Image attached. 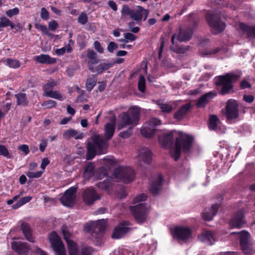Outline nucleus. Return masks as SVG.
I'll return each instance as SVG.
<instances>
[{
	"mask_svg": "<svg viewBox=\"0 0 255 255\" xmlns=\"http://www.w3.org/2000/svg\"><path fill=\"white\" fill-rule=\"evenodd\" d=\"M115 123H108L105 126L104 139L103 136L93 133L91 136V141L87 144V159L93 158L96 154H103L107 153L108 143L107 140L110 139L115 132Z\"/></svg>",
	"mask_w": 255,
	"mask_h": 255,
	"instance_id": "obj_1",
	"label": "nucleus"
},
{
	"mask_svg": "<svg viewBox=\"0 0 255 255\" xmlns=\"http://www.w3.org/2000/svg\"><path fill=\"white\" fill-rule=\"evenodd\" d=\"M147 197V195L143 193L137 196L133 199L132 203L138 204L129 207L135 221L140 224L146 222L148 216V207L145 203L139 202L145 201Z\"/></svg>",
	"mask_w": 255,
	"mask_h": 255,
	"instance_id": "obj_2",
	"label": "nucleus"
},
{
	"mask_svg": "<svg viewBox=\"0 0 255 255\" xmlns=\"http://www.w3.org/2000/svg\"><path fill=\"white\" fill-rule=\"evenodd\" d=\"M192 141L193 138L191 136L182 132H179L175 146L170 150L172 158L175 161L178 160L180 156L181 149L185 153L188 152L191 148Z\"/></svg>",
	"mask_w": 255,
	"mask_h": 255,
	"instance_id": "obj_3",
	"label": "nucleus"
},
{
	"mask_svg": "<svg viewBox=\"0 0 255 255\" xmlns=\"http://www.w3.org/2000/svg\"><path fill=\"white\" fill-rule=\"evenodd\" d=\"M241 75V73L238 72L237 74L231 73L216 77L215 83L217 86L221 87V94L225 95L229 93L233 88L232 83L237 80Z\"/></svg>",
	"mask_w": 255,
	"mask_h": 255,
	"instance_id": "obj_4",
	"label": "nucleus"
},
{
	"mask_svg": "<svg viewBox=\"0 0 255 255\" xmlns=\"http://www.w3.org/2000/svg\"><path fill=\"white\" fill-rule=\"evenodd\" d=\"M140 113V108L137 106L129 108L128 112H124L121 115V123L119 128L127 126L134 127L138 124Z\"/></svg>",
	"mask_w": 255,
	"mask_h": 255,
	"instance_id": "obj_5",
	"label": "nucleus"
},
{
	"mask_svg": "<svg viewBox=\"0 0 255 255\" xmlns=\"http://www.w3.org/2000/svg\"><path fill=\"white\" fill-rule=\"evenodd\" d=\"M113 178L116 181L128 183L133 180L134 172L130 167L121 166L115 169Z\"/></svg>",
	"mask_w": 255,
	"mask_h": 255,
	"instance_id": "obj_6",
	"label": "nucleus"
},
{
	"mask_svg": "<svg viewBox=\"0 0 255 255\" xmlns=\"http://www.w3.org/2000/svg\"><path fill=\"white\" fill-rule=\"evenodd\" d=\"M232 234H237L240 236V244L243 253L246 255H251L255 253L253 248V243L250 240V234L245 231L241 232H233Z\"/></svg>",
	"mask_w": 255,
	"mask_h": 255,
	"instance_id": "obj_7",
	"label": "nucleus"
},
{
	"mask_svg": "<svg viewBox=\"0 0 255 255\" xmlns=\"http://www.w3.org/2000/svg\"><path fill=\"white\" fill-rule=\"evenodd\" d=\"M206 20L214 34L223 31L225 28V23L220 20V16L217 12H208Z\"/></svg>",
	"mask_w": 255,
	"mask_h": 255,
	"instance_id": "obj_8",
	"label": "nucleus"
},
{
	"mask_svg": "<svg viewBox=\"0 0 255 255\" xmlns=\"http://www.w3.org/2000/svg\"><path fill=\"white\" fill-rule=\"evenodd\" d=\"M160 124L161 121L159 119L151 118L143 125L140 130L141 134L147 138L152 137L155 133L156 127Z\"/></svg>",
	"mask_w": 255,
	"mask_h": 255,
	"instance_id": "obj_9",
	"label": "nucleus"
},
{
	"mask_svg": "<svg viewBox=\"0 0 255 255\" xmlns=\"http://www.w3.org/2000/svg\"><path fill=\"white\" fill-rule=\"evenodd\" d=\"M172 234L179 242H186L191 238L192 231L188 227H177L173 230Z\"/></svg>",
	"mask_w": 255,
	"mask_h": 255,
	"instance_id": "obj_10",
	"label": "nucleus"
},
{
	"mask_svg": "<svg viewBox=\"0 0 255 255\" xmlns=\"http://www.w3.org/2000/svg\"><path fill=\"white\" fill-rule=\"evenodd\" d=\"M49 239L53 249L57 255H66L62 241L55 232H52L49 235Z\"/></svg>",
	"mask_w": 255,
	"mask_h": 255,
	"instance_id": "obj_11",
	"label": "nucleus"
},
{
	"mask_svg": "<svg viewBox=\"0 0 255 255\" xmlns=\"http://www.w3.org/2000/svg\"><path fill=\"white\" fill-rule=\"evenodd\" d=\"M106 221L104 219L97 221L91 225H86V229L90 231L94 228V231L92 233V236L96 239H100L102 237L106 229Z\"/></svg>",
	"mask_w": 255,
	"mask_h": 255,
	"instance_id": "obj_12",
	"label": "nucleus"
},
{
	"mask_svg": "<svg viewBox=\"0 0 255 255\" xmlns=\"http://www.w3.org/2000/svg\"><path fill=\"white\" fill-rule=\"evenodd\" d=\"M57 83L55 81L49 82L43 86V90L44 95L46 97L62 101L65 98L57 91H53V88L56 86Z\"/></svg>",
	"mask_w": 255,
	"mask_h": 255,
	"instance_id": "obj_13",
	"label": "nucleus"
},
{
	"mask_svg": "<svg viewBox=\"0 0 255 255\" xmlns=\"http://www.w3.org/2000/svg\"><path fill=\"white\" fill-rule=\"evenodd\" d=\"M226 116L228 120L236 119L239 116L238 104L236 101L229 100L226 107Z\"/></svg>",
	"mask_w": 255,
	"mask_h": 255,
	"instance_id": "obj_14",
	"label": "nucleus"
},
{
	"mask_svg": "<svg viewBox=\"0 0 255 255\" xmlns=\"http://www.w3.org/2000/svg\"><path fill=\"white\" fill-rule=\"evenodd\" d=\"M76 189L74 187L67 190L60 198L61 203L65 206L71 207L75 202Z\"/></svg>",
	"mask_w": 255,
	"mask_h": 255,
	"instance_id": "obj_15",
	"label": "nucleus"
},
{
	"mask_svg": "<svg viewBox=\"0 0 255 255\" xmlns=\"http://www.w3.org/2000/svg\"><path fill=\"white\" fill-rule=\"evenodd\" d=\"M62 233L64 238L65 240L68 249V252L70 255H79V251L78 248V245L73 242L70 239V234L66 230L65 227L62 228Z\"/></svg>",
	"mask_w": 255,
	"mask_h": 255,
	"instance_id": "obj_16",
	"label": "nucleus"
},
{
	"mask_svg": "<svg viewBox=\"0 0 255 255\" xmlns=\"http://www.w3.org/2000/svg\"><path fill=\"white\" fill-rule=\"evenodd\" d=\"M244 212L243 210H239L233 217L230 221V226L231 228H241L245 224Z\"/></svg>",
	"mask_w": 255,
	"mask_h": 255,
	"instance_id": "obj_17",
	"label": "nucleus"
},
{
	"mask_svg": "<svg viewBox=\"0 0 255 255\" xmlns=\"http://www.w3.org/2000/svg\"><path fill=\"white\" fill-rule=\"evenodd\" d=\"M83 198L86 204L91 205L95 201L100 199V196L92 188H88L84 191Z\"/></svg>",
	"mask_w": 255,
	"mask_h": 255,
	"instance_id": "obj_18",
	"label": "nucleus"
},
{
	"mask_svg": "<svg viewBox=\"0 0 255 255\" xmlns=\"http://www.w3.org/2000/svg\"><path fill=\"white\" fill-rule=\"evenodd\" d=\"M130 223L128 221H124L122 223L119 224L115 228L112 237L114 239H120L122 238L125 234L128 233L130 228L128 227Z\"/></svg>",
	"mask_w": 255,
	"mask_h": 255,
	"instance_id": "obj_19",
	"label": "nucleus"
},
{
	"mask_svg": "<svg viewBox=\"0 0 255 255\" xmlns=\"http://www.w3.org/2000/svg\"><path fill=\"white\" fill-rule=\"evenodd\" d=\"M88 64L89 69L92 72L96 73L97 74L102 73L113 66V63H101L96 66H94V62L91 61H88Z\"/></svg>",
	"mask_w": 255,
	"mask_h": 255,
	"instance_id": "obj_20",
	"label": "nucleus"
},
{
	"mask_svg": "<svg viewBox=\"0 0 255 255\" xmlns=\"http://www.w3.org/2000/svg\"><path fill=\"white\" fill-rule=\"evenodd\" d=\"M11 247L20 255H27L30 250V247L27 243L21 242H13Z\"/></svg>",
	"mask_w": 255,
	"mask_h": 255,
	"instance_id": "obj_21",
	"label": "nucleus"
},
{
	"mask_svg": "<svg viewBox=\"0 0 255 255\" xmlns=\"http://www.w3.org/2000/svg\"><path fill=\"white\" fill-rule=\"evenodd\" d=\"M174 132L164 133L159 136V141L161 145L164 148L169 147L173 142Z\"/></svg>",
	"mask_w": 255,
	"mask_h": 255,
	"instance_id": "obj_22",
	"label": "nucleus"
},
{
	"mask_svg": "<svg viewBox=\"0 0 255 255\" xmlns=\"http://www.w3.org/2000/svg\"><path fill=\"white\" fill-rule=\"evenodd\" d=\"M162 177L160 174L155 176L149 185V190L154 194L158 193L161 189Z\"/></svg>",
	"mask_w": 255,
	"mask_h": 255,
	"instance_id": "obj_23",
	"label": "nucleus"
},
{
	"mask_svg": "<svg viewBox=\"0 0 255 255\" xmlns=\"http://www.w3.org/2000/svg\"><path fill=\"white\" fill-rule=\"evenodd\" d=\"M193 33V27H186L180 29L177 38L180 41L189 40L192 36Z\"/></svg>",
	"mask_w": 255,
	"mask_h": 255,
	"instance_id": "obj_24",
	"label": "nucleus"
},
{
	"mask_svg": "<svg viewBox=\"0 0 255 255\" xmlns=\"http://www.w3.org/2000/svg\"><path fill=\"white\" fill-rule=\"evenodd\" d=\"M216 96V93L214 92H210L204 94L197 101L196 105L198 108H204Z\"/></svg>",
	"mask_w": 255,
	"mask_h": 255,
	"instance_id": "obj_25",
	"label": "nucleus"
},
{
	"mask_svg": "<svg viewBox=\"0 0 255 255\" xmlns=\"http://www.w3.org/2000/svg\"><path fill=\"white\" fill-rule=\"evenodd\" d=\"M219 208V204H215L212 205L211 208L205 209L202 213L203 218L206 221L212 220L216 214Z\"/></svg>",
	"mask_w": 255,
	"mask_h": 255,
	"instance_id": "obj_26",
	"label": "nucleus"
},
{
	"mask_svg": "<svg viewBox=\"0 0 255 255\" xmlns=\"http://www.w3.org/2000/svg\"><path fill=\"white\" fill-rule=\"evenodd\" d=\"M138 159L140 161L146 164H149L151 161V152L146 148H143L139 150Z\"/></svg>",
	"mask_w": 255,
	"mask_h": 255,
	"instance_id": "obj_27",
	"label": "nucleus"
},
{
	"mask_svg": "<svg viewBox=\"0 0 255 255\" xmlns=\"http://www.w3.org/2000/svg\"><path fill=\"white\" fill-rule=\"evenodd\" d=\"M156 247V242L150 240L146 245H142L141 248L143 254H145V255H151Z\"/></svg>",
	"mask_w": 255,
	"mask_h": 255,
	"instance_id": "obj_28",
	"label": "nucleus"
},
{
	"mask_svg": "<svg viewBox=\"0 0 255 255\" xmlns=\"http://www.w3.org/2000/svg\"><path fill=\"white\" fill-rule=\"evenodd\" d=\"M190 108L191 104L190 103H187L184 105H182L177 111V112L174 113V119L177 120H181L185 117Z\"/></svg>",
	"mask_w": 255,
	"mask_h": 255,
	"instance_id": "obj_29",
	"label": "nucleus"
},
{
	"mask_svg": "<svg viewBox=\"0 0 255 255\" xmlns=\"http://www.w3.org/2000/svg\"><path fill=\"white\" fill-rule=\"evenodd\" d=\"M35 60L39 63L45 64H52L56 62L55 58L51 57L48 55L43 54L36 56Z\"/></svg>",
	"mask_w": 255,
	"mask_h": 255,
	"instance_id": "obj_30",
	"label": "nucleus"
},
{
	"mask_svg": "<svg viewBox=\"0 0 255 255\" xmlns=\"http://www.w3.org/2000/svg\"><path fill=\"white\" fill-rule=\"evenodd\" d=\"M21 229L25 239L30 242L33 243L32 232L30 226L27 223H23L21 225Z\"/></svg>",
	"mask_w": 255,
	"mask_h": 255,
	"instance_id": "obj_31",
	"label": "nucleus"
},
{
	"mask_svg": "<svg viewBox=\"0 0 255 255\" xmlns=\"http://www.w3.org/2000/svg\"><path fill=\"white\" fill-rule=\"evenodd\" d=\"M63 137L65 139H69L71 137H74L76 139H82L84 137V134L82 132L73 129H68L63 133Z\"/></svg>",
	"mask_w": 255,
	"mask_h": 255,
	"instance_id": "obj_32",
	"label": "nucleus"
},
{
	"mask_svg": "<svg viewBox=\"0 0 255 255\" xmlns=\"http://www.w3.org/2000/svg\"><path fill=\"white\" fill-rule=\"evenodd\" d=\"M199 239L208 245H212L214 241V236L211 231H205L199 237Z\"/></svg>",
	"mask_w": 255,
	"mask_h": 255,
	"instance_id": "obj_33",
	"label": "nucleus"
},
{
	"mask_svg": "<svg viewBox=\"0 0 255 255\" xmlns=\"http://www.w3.org/2000/svg\"><path fill=\"white\" fill-rule=\"evenodd\" d=\"M239 27L244 32H246L247 33V36L249 38H255V26L250 27L243 23H240Z\"/></svg>",
	"mask_w": 255,
	"mask_h": 255,
	"instance_id": "obj_34",
	"label": "nucleus"
},
{
	"mask_svg": "<svg viewBox=\"0 0 255 255\" xmlns=\"http://www.w3.org/2000/svg\"><path fill=\"white\" fill-rule=\"evenodd\" d=\"M17 105L20 106L26 107L28 104V100L25 93H18L15 95Z\"/></svg>",
	"mask_w": 255,
	"mask_h": 255,
	"instance_id": "obj_35",
	"label": "nucleus"
},
{
	"mask_svg": "<svg viewBox=\"0 0 255 255\" xmlns=\"http://www.w3.org/2000/svg\"><path fill=\"white\" fill-rule=\"evenodd\" d=\"M94 164L92 163H90L88 164L85 169L83 174V177L85 179L89 180L94 174Z\"/></svg>",
	"mask_w": 255,
	"mask_h": 255,
	"instance_id": "obj_36",
	"label": "nucleus"
},
{
	"mask_svg": "<svg viewBox=\"0 0 255 255\" xmlns=\"http://www.w3.org/2000/svg\"><path fill=\"white\" fill-rule=\"evenodd\" d=\"M219 124L220 122L216 116L212 115L210 116L209 123V128L210 129L218 130Z\"/></svg>",
	"mask_w": 255,
	"mask_h": 255,
	"instance_id": "obj_37",
	"label": "nucleus"
},
{
	"mask_svg": "<svg viewBox=\"0 0 255 255\" xmlns=\"http://www.w3.org/2000/svg\"><path fill=\"white\" fill-rule=\"evenodd\" d=\"M141 8H142V7L138 6L137 9H132L130 15L131 19L136 21L137 23H138V22H140L142 19V10L140 9Z\"/></svg>",
	"mask_w": 255,
	"mask_h": 255,
	"instance_id": "obj_38",
	"label": "nucleus"
},
{
	"mask_svg": "<svg viewBox=\"0 0 255 255\" xmlns=\"http://www.w3.org/2000/svg\"><path fill=\"white\" fill-rule=\"evenodd\" d=\"M4 64L11 68H17L20 66V62L15 59L7 58L3 61Z\"/></svg>",
	"mask_w": 255,
	"mask_h": 255,
	"instance_id": "obj_39",
	"label": "nucleus"
},
{
	"mask_svg": "<svg viewBox=\"0 0 255 255\" xmlns=\"http://www.w3.org/2000/svg\"><path fill=\"white\" fill-rule=\"evenodd\" d=\"M11 106V103H7L0 104V120L3 118L8 111L10 110Z\"/></svg>",
	"mask_w": 255,
	"mask_h": 255,
	"instance_id": "obj_40",
	"label": "nucleus"
},
{
	"mask_svg": "<svg viewBox=\"0 0 255 255\" xmlns=\"http://www.w3.org/2000/svg\"><path fill=\"white\" fill-rule=\"evenodd\" d=\"M97 83V79L94 75L87 79L86 81V88L87 90L90 92L95 87Z\"/></svg>",
	"mask_w": 255,
	"mask_h": 255,
	"instance_id": "obj_41",
	"label": "nucleus"
},
{
	"mask_svg": "<svg viewBox=\"0 0 255 255\" xmlns=\"http://www.w3.org/2000/svg\"><path fill=\"white\" fill-rule=\"evenodd\" d=\"M10 26L11 29L14 28V24L7 18L3 16L0 18V28Z\"/></svg>",
	"mask_w": 255,
	"mask_h": 255,
	"instance_id": "obj_42",
	"label": "nucleus"
},
{
	"mask_svg": "<svg viewBox=\"0 0 255 255\" xmlns=\"http://www.w3.org/2000/svg\"><path fill=\"white\" fill-rule=\"evenodd\" d=\"M31 199L32 197L31 196H28L24 197L20 199V200H19L16 203L14 204L12 206V208L14 209H16L21 207V206H22L23 205L29 202Z\"/></svg>",
	"mask_w": 255,
	"mask_h": 255,
	"instance_id": "obj_43",
	"label": "nucleus"
},
{
	"mask_svg": "<svg viewBox=\"0 0 255 255\" xmlns=\"http://www.w3.org/2000/svg\"><path fill=\"white\" fill-rule=\"evenodd\" d=\"M124 39H120L119 40L120 42L128 43L129 41H133L136 38V36L131 33H125L124 34Z\"/></svg>",
	"mask_w": 255,
	"mask_h": 255,
	"instance_id": "obj_44",
	"label": "nucleus"
},
{
	"mask_svg": "<svg viewBox=\"0 0 255 255\" xmlns=\"http://www.w3.org/2000/svg\"><path fill=\"white\" fill-rule=\"evenodd\" d=\"M87 56L91 60L90 61L94 62V63H98L97 54L93 50L88 49L87 50Z\"/></svg>",
	"mask_w": 255,
	"mask_h": 255,
	"instance_id": "obj_45",
	"label": "nucleus"
},
{
	"mask_svg": "<svg viewBox=\"0 0 255 255\" xmlns=\"http://www.w3.org/2000/svg\"><path fill=\"white\" fill-rule=\"evenodd\" d=\"M158 105L162 112L169 113L173 110L172 106L169 104L159 102Z\"/></svg>",
	"mask_w": 255,
	"mask_h": 255,
	"instance_id": "obj_46",
	"label": "nucleus"
},
{
	"mask_svg": "<svg viewBox=\"0 0 255 255\" xmlns=\"http://www.w3.org/2000/svg\"><path fill=\"white\" fill-rule=\"evenodd\" d=\"M35 28L40 30L43 34L47 35L49 36H51L52 35V33L49 32L46 25H43L39 23H36L35 24Z\"/></svg>",
	"mask_w": 255,
	"mask_h": 255,
	"instance_id": "obj_47",
	"label": "nucleus"
},
{
	"mask_svg": "<svg viewBox=\"0 0 255 255\" xmlns=\"http://www.w3.org/2000/svg\"><path fill=\"white\" fill-rule=\"evenodd\" d=\"M72 48L70 46V44H68L65 47L62 48L57 49L55 51V52L58 55H62L64 54L66 51L68 53L71 52L72 51Z\"/></svg>",
	"mask_w": 255,
	"mask_h": 255,
	"instance_id": "obj_48",
	"label": "nucleus"
},
{
	"mask_svg": "<svg viewBox=\"0 0 255 255\" xmlns=\"http://www.w3.org/2000/svg\"><path fill=\"white\" fill-rule=\"evenodd\" d=\"M111 185L110 179L105 180L102 182H99L98 186L99 188L103 190H108Z\"/></svg>",
	"mask_w": 255,
	"mask_h": 255,
	"instance_id": "obj_49",
	"label": "nucleus"
},
{
	"mask_svg": "<svg viewBox=\"0 0 255 255\" xmlns=\"http://www.w3.org/2000/svg\"><path fill=\"white\" fill-rule=\"evenodd\" d=\"M93 252L92 248L84 246L81 249L80 255H93Z\"/></svg>",
	"mask_w": 255,
	"mask_h": 255,
	"instance_id": "obj_50",
	"label": "nucleus"
},
{
	"mask_svg": "<svg viewBox=\"0 0 255 255\" xmlns=\"http://www.w3.org/2000/svg\"><path fill=\"white\" fill-rule=\"evenodd\" d=\"M57 103L55 101L49 100L44 101L41 104V106L45 109H50L55 107L56 106Z\"/></svg>",
	"mask_w": 255,
	"mask_h": 255,
	"instance_id": "obj_51",
	"label": "nucleus"
},
{
	"mask_svg": "<svg viewBox=\"0 0 255 255\" xmlns=\"http://www.w3.org/2000/svg\"><path fill=\"white\" fill-rule=\"evenodd\" d=\"M138 90L141 92H144L145 89V78L144 77L141 75L140 76L139 78V80L138 82Z\"/></svg>",
	"mask_w": 255,
	"mask_h": 255,
	"instance_id": "obj_52",
	"label": "nucleus"
},
{
	"mask_svg": "<svg viewBox=\"0 0 255 255\" xmlns=\"http://www.w3.org/2000/svg\"><path fill=\"white\" fill-rule=\"evenodd\" d=\"M78 21L82 24H86L88 21V16L87 14L84 12H82L78 17Z\"/></svg>",
	"mask_w": 255,
	"mask_h": 255,
	"instance_id": "obj_53",
	"label": "nucleus"
},
{
	"mask_svg": "<svg viewBox=\"0 0 255 255\" xmlns=\"http://www.w3.org/2000/svg\"><path fill=\"white\" fill-rule=\"evenodd\" d=\"M0 155H3L8 158H10V155L7 148L3 145H0Z\"/></svg>",
	"mask_w": 255,
	"mask_h": 255,
	"instance_id": "obj_54",
	"label": "nucleus"
},
{
	"mask_svg": "<svg viewBox=\"0 0 255 255\" xmlns=\"http://www.w3.org/2000/svg\"><path fill=\"white\" fill-rule=\"evenodd\" d=\"M19 10L18 8L15 7L11 9H9L6 11V14L9 17H11L12 16L17 15L19 13Z\"/></svg>",
	"mask_w": 255,
	"mask_h": 255,
	"instance_id": "obj_55",
	"label": "nucleus"
},
{
	"mask_svg": "<svg viewBox=\"0 0 255 255\" xmlns=\"http://www.w3.org/2000/svg\"><path fill=\"white\" fill-rule=\"evenodd\" d=\"M40 17L44 20H47L49 18V12L46 8L42 7L41 8Z\"/></svg>",
	"mask_w": 255,
	"mask_h": 255,
	"instance_id": "obj_56",
	"label": "nucleus"
},
{
	"mask_svg": "<svg viewBox=\"0 0 255 255\" xmlns=\"http://www.w3.org/2000/svg\"><path fill=\"white\" fill-rule=\"evenodd\" d=\"M132 9H130L127 5H124L121 10V13L123 15H131Z\"/></svg>",
	"mask_w": 255,
	"mask_h": 255,
	"instance_id": "obj_57",
	"label": "nucleus"
},
{
	"mask_svg": "<svg viewBox=\"0 0 255 255\" xmlns=\"http://www.w3.org/2000/svg\"><path fill=\"white\" fill-rule=\"evenodd\" d=\"M118 48V45L115 42H110L107 47L108 51L110 53H113L114 50Z\"/></svg>",
	"mask_w": 255,
	"mask_h": 255,
	"instance_id": "obj_58",
	"label": "nucleus"
},
{
	"mask_svg": "<svg viewBox=\"0 0 255 255\" xmlns=\"http://www.w3.org/2000/svg\"><path fill=\"white\" fill-rule=\"evenodd\" d=\"M42 173L43 172L41 171L36 172L29 171L26 173V175L29 178H38L41 176Z\"/></svg>",
	"mask_w": 255,
	"mask_h": 255,
	"instance_id": "obj_59",
	"label": "nucleus"
},
{
	"mask_svg": "<svg viewBox=\"0 0 255 255\" xmlns=\"http://www.w3.org/2000/svg\"><path fill=\"white\" fill-rule=\"evenodd\" d=\"M94 47L96 50L99 53H104V48L101 46V43L98 41H95L94 43Z\"/></svg>",
	"mask_w": 255,
	"mask_h": 255,
	"instance_id": "obj_60",
	"label": "nucleus"
},
{
	"mask_svg": "<svg viewBox=\"0 0 255 255\" xmlns=\"http://www.w3.org/2000/svg\"><path fill=\"white\" fill-rule=\"evenodd\" d=\"M58 24L55 20L50 21L48 23V28L50 30L52 31H55L58 28Z\"/></svg>",
	"mask_w": 255,
	"mask_h": 255,
	"instance_id": "obj_61",
	"label": "nucleus"
},
{
	"mask_svg": "<svg viewBox=\"0 0 255 255\" xmlns=\"http://www.w3.org/2000/svg\"><path fill=\"white\" fill-rule=\"evenodd\" d=\"M131 133H132V129H131V128H129V129H128V130H126L125 131H123L122 132H121L120 134V135L124 138H128V137H129V136L131 134Z\"/></svg>",
	"mask_w": 255,
	"mask_h": 255,
	"instance_id": "obj_62",
	"label": "nucleus"
},
{
	"mask_svg": "<svg viewBox=\"0 0 255 255\" xmlns=\"http://www.w3.org/2000/svg\"><path fill=\"white\" fill-rule=\"evenodd\" d=\"M48 141L46 139H42L40 141V143L39 144V149L41 152H43L47 145Z\"/></svg>",
	"mask_w": 255,
	"mask_h": 255,
	"instance_id": "obj_63",
	"label": "nucleus"
},
{
	"mask_svg": "<svg viewBox=\"0 0 255 255\" xmlns=\"http://www.w3.org/2000/svg\"><path fill=\"white\" fill-rule=\"evenodd\" d=\"M19 149L23 152L25 154H27L29 152L28 146L26 144H23L20 146Z\"/></svg>",
	"mask_w": 255,
	"mask_h": 255,
	"instance_id": "obj_64",
	"label": "nucleus"
}]
</instances>
